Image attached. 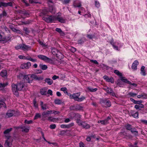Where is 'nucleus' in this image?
<instances>
[{
    "mask_svg": "<svg viewBox=\"0 0 147 147\" xmlns=\"http://www.w3.org/2000/svg\"><path fill=\"white\" fill-rule=\"evenodd\" d=\"M37 57L39 59L45 62L51 64L53 63V61L51 59L45 56L42 55H38Z\"/></svg>",
    "mask_w": 147,
    "mask_h": 147,
    "instance_id": "1",
    "label": "nucleus"
},
{
    "mask_svg": "<svg viewBox=\"0 0 147 147\" xmlns=\"http://www.w3.org/2000/svg\"><path fill=\"white\" fill-rule=\"evenodd\" d=\"M111 44L113 46L114 49L116 50H119L118 47H121L122 46V45L120 43V42L118 41L114 42L112 40L110 42Z\"/></svg>",
    "mask_w": 147,
    "mask_h": 147,
    "instance_id": "2",
    "label": "nucleus"
},
{
    "mask_svg": "<svg viewBox=\"0 0 147 147\" xmlns=\"http://www.w3.org/2000/svg\"><path fill=\"white\" fill-rule=\"evenodd\" d=\"M24 80L25 82L31 83L32 82L33 79L31 78V75H25L24 77Z\"/></svg>",
    "mask_w": 147,
    "mask_h": 147,
    "instance_id": "3",
    "label": "nucleus"
},
{
    "mask_svg": "<svg viewBox=\"0 0 147 147\" xmlns=\"http://www.w3.org/2000/svg\"><path fill=\"white\" fill-rule=\"evenodd\" d=\"M56 16H50L47 18H45L44 20L47 22H52L56 21Z\"/></svg>",
    "mask_w": 147,
    "mask_h": 147,
    "instance_id": "4",
    "label": "nucleus"
},
{
    "mask_svg": "<svg viewBox=\"0 0 147 147\" xmlns=\"http://www.w3.org/2000/svg\"><path fill=\"white\" fill-rule=\"evenodd\" d=\"M17 86L18 87V89L19 91L22 90H25L26 89V87L24 86V84L22 82H20L17 84Z\"/></svg>",
    "mask_w": 147,
    "mask_h": 147,
    "instance_id": "5",
    "label": "nucleus"
},
{
    "mask_svg": "<svg viewBox=\"0 0 147 147\" xmlns=\"http://www.w3.org/2000/svg\"><path fill=\"white\" fill-rule=\"evenodd\" d=\"M12 130V128L7 129L5 130L4 132V134L5 135V136L7 139H9L10 136H9V133Z\"/></svg>",
    "mask_w": 147,
    "mask_h": 147,
    "instance_id": "6",
    "label": "nucleus"
},
{
    "mask_svg": "<svg viewBox=\"0 0 147 147\" xmlns=\"http://www.w3.org/2000/svg\"><path fill=\"white\" fill-rule=\"evenodd\" d=\"M31 63L30 62H28L26 63H24L22 64L21 65V68L23 69H28L30 67Z\"/></svg>",
    "mask_w": 147,
    "mask_h": 147,
    "instance_id": "7",
    "label": "nucleus"
},
{
    "mask_svg": "<svg viewBox=\"0 0 147 147\" xmlns=\"http://www.w3.org/2000/svg\"><path fill=\"white\" fill-rule=\"evenodd\" d=\"M110 119V117H108L106 119L102 121H98V123H101V124L103 125H106L109 123V121Z\"/></svg>",
    "mask_w": 147,
    "mask_h": 147,
    "instance_id": "8",
    "label": "nucleus"
},
{
    "mask_svg": "<svg viewBox=\"0 0 147 147\" xmlns=\"http://www.w3.org/2000/svg\"><path fill=\"white\" fill-rule=\"evenodd\" d=\"M12 91L15 94L18 95V87H17V85L14 84H12Z\"/></svg>",
    "mask_w": 147,
    "mask_h": 147,
    "instance_id": "9",
    "label": "nucleus"
},
{
    "mask_svg": "<svg viewBox=\"0 0 147 147\" xmlns=\"http://www.w3.org/2000/svg\"><path fill=\"white\" fill-rule=\"evenodd\" d=\"M15 128L17 129L20 128L22 129V132H28L29 131V128L25 126H20L18 127H16Z\"/></svg>",
    "mask_w": 147,
    "mask_h": 147,
    "instance_id": "10",
    "label": "nucleus"
},
{
    "mask_svg": "<svg viewBox=\"0 0 147 147\" xmlns=\"http://www.w3.org/2000/svg\"><path fill=\"white\" fill-rule=\"evenodd\" d=\"M79 125L82 126L83 128L86 129L89 128L90 127V125L84 122H80L79 124Z\"/></svg>",
    "mask_w": 147,
    "mask_h": 147,
    "instance_id": "11",
    "label": "nucleus"
},
{
    "mask_svg": "<svg viewBox=\"0 0 147 147\" xmlns=\"http://www.w3.org/2000/svg\"><path fill=\"white\" fill-rule=\"evenodd\" d=\"M73 5L74 7H79L81 6V3L79 1H75L73 2Z\"/></svg>",
    "mask_w": 147,
    "mask_h": 147,
    "instance_id": "12",
    "label": "nucleus"
},
{
    "mask_svg": "<svg viewBox=\"0 0 147 147\" xmlns=\"http://www.w3.org/2000/svg\"><path fill=\"white\" fill-rule=\"evenodd\" d=\"M14 113V111L13 110H9L7 111L6 114L9 117H10L13 115Z\"/></svg>",
    "mask_w": 147,
    "mask_h": 147,
    "instance_id": "13",
    "label": "nucleus"
},
{
    "mask_svg": "<svg viewBox=\"0 0 147 147\" xmlns=\"http://www.w3.org/2000/svg\"><path fill=\"white\" fill-rule=\"evenodd\" d=\"M80 92L77 93L72 94V98L74 99V100L78 101L79 97H78L80 95Z\"/></svg>",
    "mask_w": 147,
    "mask_h": 147,
    "instance_id": "14",
    "label": "nucleus"
},
{
    "mask_svg": "<svg viewBox=\"0 0 147 147\" xmlns=\"http://www.w3.org/2000/svg\"><path fill=\"white\" fill-rule=\"evenodd\" d=\"M139 63L137 60H136L134 61L131 66L133 69L136 70L137 69V65H138Z\"/></svg>",
    "mask_w": 147,
    "mask_h": 147,
    "instance_id": "15",
    "label": "nucleus"
},
{
    "mask_svg": "<svg viewBox=\"0 0 147 147\" xmlns=\"http://www.w3.org/2000/svg\"><path fill=\"white\" fill-rule=\"evenodd\" d=\"M131 113L132 116L134 117L136 119L138 118V112H135L134 111H131Z\"/></svg>",
    "mask_w": 147,
    "mask_h": 147,
    "instance_id": "16",
    "label": "nucleus"
},
{
    "mask_svg": "<svg viewBox=\"0 0 147 147\" xmlns=\"http://www.w3.org/2000/svg\"><path fill=\"white\" fill-rule=\"evenodd\" d=\"M56 20H57L61 23H64L65 22V20L63 18L58 16H56Z\"/></svg>",
    "mask_w": 147,
    "mask_h": 147,
    "instance_id": "17",
    "label": "nucleus"
},
{
    "mask_svg": "<svg viewBox=\"0 0 147 147\" xmlns=\"http://www.w3.org/2000/svg\"><path fill=\"white\" fill-rule=\"evenodd\" d=\"M21 49L24 51L27 50L30 48V46L23 44L21 45Z\"/></svg>",
    "mask_w": 147,
    "mask_h": 147,
    "instance_id": "18",
    "label": "nucleus"
},
{
    "mask_svg": "<svg viewBox=\"0 0 147 147\" xmlns=\"http://www.w3.org/2000/svg\"><path fill=\"white\" fill-rule=\"evenodd\" d=\"M51 52L53 55H55L56 56L59 55V53H60V52L55 48L52 49Z\"/></svg>",
    "mask_w": 147,
    "mask_h": 147,
    "instance_id": "19",
    "label": "nucleus"
},
{
    "mask_svg": "<svg viewBox=\"0 0 147 147\" xmlns=\"http://www.w3.org/2000/svg\"><path fill=\"white\" fill-rule=\"evenodd\" d=\"M40 103L41 107L43 110H45L49 109V107L47 104H44L43 102L42 101H41Z\"/></svg>",
    "mask_w": 147,
    "mask_h": 147,
    "instance_id": "20",
    "label": "nucleus"
},
{
    "mask_svg": "<svg viewBox=\"0 0 147 147\" xmlns=\"http://www.w3.org/2000/svg\"><path fill=\"white\" fill-rule=\"evenodd\" d=\"M31 78L33 79H34L36 80H42L43 79V78L42 77H38L36 75L34 74H32L31 75Z\"/></svg>",
    "mask_w": 147,
    "mask_h": 147,
    "instance_id": "21",
    "label": "nucleus"
},
{
    "mask_svg": "<svg viewBox=\"0 0 147 147\" xmlns=\"http://www.w3.org/2000/svg\"><path fill=\"white\" fill-rule=\"evenodd\" d=\"M51 113V112L50 110H47L43 112L42 114V115L43 117L45 118L47 117V115L50 114Z\"/></svg>",
    "mask_w": 147,
    "mask_h": 147,
    "instance_id": "22",
    "label": "nucleus"
},
{
    "mask_svg": "<svg viewBox=\"0 0 147 147\" xmlns=\"http://www.w3.org/2000/svg\"><path fill=\"white\" fill-rule=\"evenodd\" d=\"M9 139H7L6 140L5 143L4 144V146L5 147H11V143L10 142Z\"/></svg>",
    "mask_w": 147,
    "mask_h": 147,
    "instance_id": "23",
    "label": "nucleus"
},
{
    "mask_svg": "<svg viewBox=\"0 0 147 147\" xmlns=\"http://www.w3.org/2000/svg\"><path fill=\"white\" fill-rule=\"evenodd\" d=\"M103 102L105 104V105L104 106L105 107H109L111 106V102L109 100H106L104 101Z\"/></svg>",
    "mask_w": 147,
    "mask_h": 147,
    "instance_id": "24",
    "label": "nucleus"
},
{
    "mask_svg": "<svg viewBox=\"0 0 147 147\" xmlns=\"http://www.w3.org/2000/svg\"><path fill=\"white\" fill-rule=\"evenodd\" d=\"M106 92L108 93L113 96H115V93L113 92V91L111 88H109L107 90Z\"/></svg>",
    "mask_w": 147,
    "mask_h": 147,
    "instance_id": "25",
    "label": "nucleus"
},
{
    "mask_svg": "<svg viewBox=\"0 0 147 147\" xmlns=\"http://www.w3.org/2000/svg\"><path fill=\"white\" fill-rule=\"evenodd\" d=\"M45 82L47 83V84L49 85H51L53 83V80L49 78H46L45 80Z\"/></svg>",
    "mask_w": 147,
    "mask_h": 147,
    "instance_id": "26",
    "label": "nucleus"
},
{
    "mask_svg": "<svg viewBox=\"0 0 147 147\" xmlns=\"http://www.w3.org/2000/svg\"><path fill=\"white\" fill-rule=\"evenodd\" d=\"M137 97L138 98H147V94H145L142 93L140 95H138Z\"/></svg>",
    "mask_w": 147,
    "mask_h": 147,
    "instance_id": "27",
    "label": "nucleus"
},
{
    "mask_svg": "<svg viewBox=\"0 0 147 147\" xmlns=\"http://www.w3.org/2000/svg\"><path fill=\"white\" fill-rule=\"evenodd\" d=\"M144 106V105L142 104H140L139 105H136L134 106V108L137 109L141 110V108H143Z\"/></svg>",
    "mask_w": 147,
    "mask_h": 147,
    "instance_id": "28",
    "label": "nucleus"
},
{
    "mask_svg": "<svg viewBox=\"0 0 147 147\" xmlns=\"http://www.w3.org/2000/svg\"><path fill=\"white\" fill-rule=\"evenodd\" d=\"M49 11L52 13H55V9L54 7L53 6L50 7L49 8Z\"/></svg>",
    "mask_w": 147,
    "mask_h": 147,
    "instance_id": "29",
    "label": "nucleus"
},
{
    "mask_svg": "<svg viewBox=\"0 0 147 147\" xmlns=\"http://www.w3.org/2000/svg\"><path fill=\"white\" fill-rule=\"evenodd\" d=\"M130 131L131 133L135 136H137L138 135V131L135 128H132Z\"/></svg>",
    "mask_w": 147,
    "mask_h": 147,
    "instance_id": "30",
    "label": "nucleus"
},
{
    "mask_svg": "<svg viewBox=\"0 0 147 147\" xmlns=\"http://www.w3.org/2000/svg\"><path fill=\"white\" fill-rule=\"evenodd\" d=\"M19 12L21 14H23L24 16H28L29 15V13L25 11H22L20 10L19 11Z\"/></svg>",
    "mask_w": 147,
    "mask_h": 147,
    "instance_id": "31",
    "label": "nucleus"
},
{
    "mask_svg": "<svg viewBox=\"0 0 147 147\" xmlns=\"http://www.w3.org/2000/svg\"><path fill=\"white\" fill-rule=\"evenodd\" d=\"M145 67L142 66L141 69V74L143 76H145L146 75L145 70L144 69Z\"/></svg>",
    "mask_w": 147,
    "mask_h": 147,
    "instance_id": "32",
    "label": "nucleus"
},
{
    "mask_svg": "<svg viewBox=\"0 0 147 147\" xmlns=\"http://www.w3.org/2000/svg\"><path fill=\"white\" fill-rule=\"evenodd\" d=\"M125 78L124 77H122L121 79V80L124 82L127 83L129 84H131V82L129 81H128L127 79H125Z\"/></svg>",
    "mask_w": 147,
    "mask_h": 147,
    "instance_id": "33",
    "label": "nucleus"
},
{
    "mask_svg": "<svg viewBox=\"0 0 147 147\" xmlns=\"http://www.w3.org/2000/svg\"><path fill=\"white\" fill-rule=\"evenodd\" d=\"M7 74V71L5 70H3L0 73V75L2 77L6 76Z\"/></svg>",
    "mask_w": 147,
    "mask_h": 147,
    "instance_id": "34",
    "label": "nucleus"
},
{
    "mask_svg": "<svg viewBox=\"0 0 147 147\" xmlns=\"http://www.w3.org/2000/svg\"><path fill=\"white\" fill-rule=\"evenodd\" d=\"M39 67L43 70H45L47 68V66L45 65L40 64Z\"/></svg>",
    "mask_w": 147,
    "mask_h": 147,
    "instance_id": "35",
    "label": "nucleus"
},
{
    "mask_svg": "<svg viewBox=\"0 0 147 147\" xmlns=\"http://www.w3.org/2000/svg\"><path fill=\"white\" fill-rule=\"evenodd\" d=\"M47 90L45 88H42L40 91V92L42 95H45L46 94Z\"/></svg>",
    "mask_w": 147,
    "mask_h": 147,
    "instance_id": "36",
    "label": "nucleus"
},
{
    "mask_svg": "<svg viewBox=\"0 0 147 147\" xmlns=\"http://www.w3.org/2000/svg\"><path fill=\"white\" fill-rule=\"evenodd\" d=\"M54 102L55 104L57 105H60L62 103V101L58 99H57L55 100Z\"/></svg>",
    "mask_w": 147,
    "mask_h": 147,
    "instance_id": "37",
    "label": "nucleus"
},
{
    "mask_svg": "<svg viewBox=\"0 0 147 147\" xmlns=\"http://www.w3.org/2000/svg\"><path fill=\"white\" fill-rule=\"evenodd\" d=\"M48 120L49 121L55 122L56 121V119L51 116L48 117Z\"/></svg>",
    "mask_w": 147,
    "mask_h": 147,
    "instance_id": "38",
    "label": "nucleus"
},
{
    "mask_svg": "<svg viewBox=\"0 0 147 147\" xmlns=\"http://www.w3.org/2000/svg\"><path fill=\"white\" fill-rule=\"evenodd\" d=\"M7 15L6 12L5 11H3L2 13L0 14V18L1 19L2 17L6 16Z\"/></svg>",
    "mask_w": 147,
    "mask_h": 147,
    "instance_id": "39",
    "label": "nucleus"
},
{
    "mask_svg": "<svg viewBox=\"0 0 147 147\" xmlns=\"http://www.w3.org/2000/svg\"><path fill=\"white\" fill-rule=\"evenodd\" d=\"M86 41V39L84 38H82L79 40L78 41V43L79 44H83Z\"/></svg>",
    "mask_w": 147,
    "mask_h": 147,
    "instance_id": "40",
    "label": "nucleus"
},
{
    "mask_svg": "<svg viewBox=\"0 0 147 147\" xmlns=\"http://www.w3.org/2000/svg\"><path fill=\"white\" fill-rule=\"evenodd\" d=\"M88 89L91 92H94L96 91L97 90V88H92L89 87L88 88Z\"/></svg>",
    "mask_w": 147,
    "mask_h": 147,
    "instance_id": "41",
    "label": "nucleus"
},
{
    "mask_svg": "<svg viewBox=\"0 0 147 147\" xmlns=\"http://www.w3.org/2000/svg\"><path fill=\"white\" fill-rule=\"evenodd\" d=\"M13 3H13V2H10L8 3H5V7L8 6L12 7Z\"/></svg>",
    "mask_w": 147,
    "mask_h": 147,
    "instance_id": "42",
    "label": "nucleus"
},
{
    "mask_svg": "<svg viewBox=\"0 0 147 147\" xmlns=\"http://www.w3.org/2000/svg\"><path fill=\"white\" fill-rule=\"evenodd\" d=\"M114 72L118 76H122V74L120 73L119 71L118 70H115L114 71Z\"/></svg>",
    "mask_w": 147,
    "mask_h": 147,
    "instance_id": "43",
    "label": "nucleus"
},
{
    "mask_svg": "<svg viewBox=\"0 0 147 147\" xmlns=\"http://www.w3.org/2000/svg\"><path fill=\"white\" fill-rule=\"evenodd\" d=\"M8 84L7 83H0V88H4L5 87L7 86Z\"/></svg>",
    "mask_w": 147,
    "mask_h": 147,
    "instance_id": "44",
    "label": "nucleus"
},
{
    "mask_svg": "<svg viewBox=\"0 0 147 147\" xmlns=\"http://www.w3.org/2000/svg\"><path fill=\"white\" fill-rule=\"evenodd\" d=\"M50 111L51 112V114L56 115L57 114H59L60 113L59 111H56L54 110H50Z\"/></svg>",
    "mask_w": 147,
    "mask_h": 147,
    "instance_id": "45",
    "label": "nucleus"
},
{
    "mask_svg": "<svg viewBox=\"0 0 147 147\" xmlns=\"http://www.w3.org/2000/svg\"><path fill=\"white\" fill-rule=\"evenodd\" d=\"M23 30L25 32V33L28 34L30 32V31L28 30V28L26 27L24 28Z\"/></svg>",
    "mask_w": 147,
    "mask_h": 147,
    "instance_id": "46",
    "label": "nucleus"
},
{
    "mask_svg": "<svg viewBox=\"0 0 147 147\" xmlns=\"http://www.w3.org/2000/svg\"><path fill=\"white\" fill-rule=\"evenodd\" d=\"M74 123H71L69 124L66 125V128H69L74 125Z\"/></svg>",
    "mask_w": 147,
    "mask_h": 147,
    "instance_id": "47",
    "label": "nucleus"
},
{
    "mask_svg": "<svg viewBox=\"0 0 147 147\" xmlns=\"http://www.w3.org/2000/svg\"><path fill=\"white\" fill-rule=\"evenodd\" d=\"M61 90L62 91H63L64 93L66 94L67 93V89L65 87L62 88H61Z\"/></svg>",
    "mask_w": 147,
    "mask_h": 147,
    "instance_id": "48",
    "label": "nucleus"
},
{
    "mask_svg": "<svg viewBox=\"0 0 147 147\" xmlns=\"http://www.w3.org/2000/svg\"><path fill=\"white\" fill-rule=\"evenodd\" d=\"M41 116V115L40 113H36L34 117V119H38Z\"/></svg>",
    "mask_w": 147,
    "mask_h": 147,
    "instance_id": "49",
    "label": "nucleus"
},
{
    "mask_svg": "<svg viewBox=\"0 0 147 147\" xmlns=\"http://www.w3.org/2000/svg\"><path fill=\"white\" fill-rule=\"evenodd\" d=\"M24 75L20 73L17 76L20 79H24Z\"/></svg>",
    "mask_w": 147,
    "mask_h": 147,
    "instance_id": "50",
    "label": "nucleus"
},
{
    "mask_svg": "<svg viewBox=\"0 0 147 147\" xmlns=\"http://www.w3.org/2000/svg\"><path fill=\"white\" fill-rule=\"evenodd\" d=\"M128 95L130 96L134 97L137 95V94L132 92H130L129 93Z\"/></svg>",
    "mask_w": 147,
    "mask_h": 147,
    "instance_id": "51",
    "label": "nucleus"
},
{
    "mask_svg": "<svg viewBox=\"0 0 147 147\" xmlns=\"http://www.w3.org/2000/svg\"><path fill=\"white\" fill-rule=\"evenodd\" d=\"M126 129L128 130H131L132 129L131 125L130 124H127L126 126Z\"/></svg>",
    "mask_w": 147,
    "mask_h": 147,
    "instance_id": "52",
    "label": "nucleus"
},
{
    "mask_svg": "<svg viewBox=\"0 0 147 147\" xmlns=\"http://www.w3.org/2000/svg\"><path fill=\"white\" fill-rule=\"evenodd\" d=\"M29 2L31 4L40 3H38V2H37L35 0H29Z\"/></svg>",
    "mask_w": 147,
    "mask_h": 147,
    "instance_id": "53",
    "label": "nucleus"
},
{
    "mask_svg": "<svg viewBox=\"0 0 147 147\" xmlns=\"http://www.w3.org/2000/svg\"><path fill=\"white\" fill-rule=\"evenodd\" d=\"M71 0H63L62 1V3L64 4H67L69 3Z\"/></svg>",
    "mask_w": 147,
    "mask_h": 147,
    "instance_id": "54",
    "label": "nucleus"
},
{
    "mask_svg": "<svg viewBox=\"0 0 147 147\" xmlns=\"http://www.w3.org/2000/svg\"><path fill=\"white\" fill-rule=\"evenodd\" d=\"M56 127V125L55 124H53L50 125V128L52 129H55Z\"/></svg>",
    "mask_w": 147,
    "mask_h": 147,
    "instance_id": "55",
    "label": "nucleus"
},
{
    "mask_svg": "<svg viewBox=\"0 0 147 147\" xmlns=\"http://www.w3.org/2000/svg\"><path fill=\"white\" fill-rule=\"evenodd\" d=\"M107 82H111V83H113L114 80L112 78H109L108 80H107Z\"/></svg>",
    "mask_w": 147,
    "mask_h": 147,
    "instance_id": "56",
    "label": "nucleus"
},
{
    "mask_svg": "<svg viewBox=\"0 0 147 147\" xmlns=\"http://www.w3.org/2000/svg\"><path fill=\"white\" fill-rule=\"evenodd\" d=\"M102 67L103 68H104V69H106L107 70L109 69L110 68V67H109L104 64H102Z\"/></svg>",
    "mask_w": 147,
    "mask_h": 147,
    "instance_id": "57",
    "label": "nucleus"
},
{
    "mask_svg": "<svg viewBox=\"0 0 147 147\" xmlns=\"http://www.w3.org/2000/svg\"><path fill=\"white\" fill-rule=\"evenodd\" d=\"M38 42L41 45H42L43 47H45L47 46L42 41L39 40L38 41Z\"/></svg>",
    "mask_w": 147,
    "mask_h": 147,
    "instance_id": "58",
    "label": "nucleus"
},
{
    "mask_svg": "<svg viewBox=\"0 0 147 147\" xmlns=\"http://www.w3.org/2000/svg\"><path fill=\"white\" fill-rule=\"evenodd\" d=\"M85 99V97L84 96H82L81 97L78 98V101H81Z\"/></svg>",
    "mask_w": 147,
    "mask_h": 147,
    "instance_id": "59",
    "label": "nucleus"
},
{
    "mask_svg": "<svg viewBox=\"0 0 147 147\" xmlns=\"http://www.w3.org/2000/svg\"><path fill=\"white\" fill-rule=\"evenodd\" d=\"M90 61L92 62L94 64L98 65V61L96 60H90Z\"/></svg>",
    "mask_w": 147,
    "mask_h": 147,
    "instance_id": "60",
    "label": "nucleus"
},
{
    "mask_svg": "<svg viewBox=\"0 0 147 147\" xmlns=\"http://www.w3.org/2000/svg\"><path fill=\"white\" fill-rule=\"evenodd\" d=\"M2 7H5V2H0V8Z\"/></svg>",
    "mask_w": 147,
    "mask_h": 147,
    "instance_id": "61",
    "label": "nucleus"
},
{
    "mask_svg": "<svg viewBox=\"0 0 147 147\" xmlns=\"http://www.w3.org/2000/svg\"><path fill=\"white\" fill-rule=\"evenodd\" d=\"M29 61H31L32 62H36L37 61V59H32L31 58L30 59H27Z\"/></svg>",
    "mask_w": 147,
    "mask_h": 147,
    "instance_id": "62",
    "label": "nucleus"
},
{
    "mask_svg": "<svg viewBox=\"0 0 147 147\" xmlns=\"http://www.w3.org/2000/svg\"><path fill=\"white\" fill-rule=\"evenodd\" d=\"M24 122L26 123L30 124L32 123V120L27 121L26 120H25Z\"/></svg>",
    "mask_w": 147,
    "mask_h": 147,
    "instance_id": "63",
    "label": "nucleus"
},
{
    "mask_svg": "<svg viewBox=\"0 0 147 147\" xmlns=\"http://www.w3.org/2000/svg\"><path fill=\"white\" fill-rule=\"evenodd\" d=\"M137 144V143L135 142V143L134 145H133L132 144H131L129 145V147H137L136 145Z\"/></svg>",
    "mask_w": 147,
    "mask_h": 147,
    "instance_id": "64",
    "label": "nucleus"
}]
</instances>
